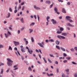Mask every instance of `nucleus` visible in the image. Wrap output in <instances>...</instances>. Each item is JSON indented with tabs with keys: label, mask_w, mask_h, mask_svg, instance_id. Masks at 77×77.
I'll list each match as a JSON object with an SVG mask.
<instances>
[{
	"label": "nucleus",
	"mask_w": 77,
	"mask_h": 77,
	"mask_svg": "<svg viewBox=\"0 0 77 77\" xmlns=\"http://www.w3.org/2000/svg\"><path fill=\"white\" fill-rule=\"evenodd\" d=\"M62 77H65V74H63L62 75Z\"/></svg>",
	"instance_id": "obj_52"
},
{
	"label": "nucleus",
	"mask_w": 77,
	"mask_h": 77,
	"mask_svg": "<svg viewBox=\"0 0 77 77\" xmlns=\"http://www.w3.org/2000/svg\"><path fill=\"white\" fill-rule=\"evenodd\" d=\"M35 23H32L30 25V26H34L35 24Z\"/></svg>",
	"instance_id": "obj_30"
},
{
	"label": "nucleus",
	"mask_w": 77,
	"mask_h": 77,
	"mask_svg": "<svg viewBox=\"0 0 77 77\" xmlns=\"http://www.w3.org/2000/svg\"><path fill=\"white\" fill-rule=\"evenodd\" d=\"M28 70L29 71H32V68H31V67L29 66L28 67Z\"/></svg>",
	"instance_id": "obj_28"
},
{
	"label": "nucleus",
	"mask_w": 77,
	"mask_h": 77,
	"mask_svg": "<svg viewBox=\"0 0 77 77\" xmlns=\"http://www.w3.org/2000/svg\"><path fill=\"white\" fill-rule=\"evenodd\" d=\"M13 42L14 43L15 46H17V45H20V42H19L14 41Z\"/></svg>",
	"instance_id": "obj_8"
},
{
	"label": "nucleus",
	"mask_w": 77,
	"mask_h": 77,
	"mask_svg": "<svg viewBox=\"0 0 77 77\" xmlns=\"http://www.w3.org/2000/svg\"><path fill=\"white\" fill-rule=\"evenodd\" d=\"M38 44L41 47H42V48H44V42H42L41 43H38Z\"/></svg>",
	"instance_id": "obj_3"
},
{
	"label": "nucleus",
	"mask_w": 77,
	"mask_h": 77,
	"mask_svg": "<svg viewBox=\"0 0 77 77\" xmlns=\"http://www.w3.org/2000/svg\"><path fill=\"white\" fill-rule=\"evenodd\" d=\"M24 8H25V7L24 6H23L22 8V11H24Z\"/></svg>",
	"instance_id": "obj_40"
},
{
	"label": "nucleus",
	"mask_w": 77,
	"mask_h": 77,
	"mask_svg": "<svg viewBox=\"0 0 77 77\" xmlns=\"http://www.w3.org/2000/svg\"><path fill=\"white\" fill-rule=\"evenodd\" d=\"M47 75L48 76V77H50V74H48V73H46Z\"/></svg>",
	"instance_id": "obj_46"
},
{
	"label": "nucleus",
	"mask_w": 77,
	"mask_h": 77,
	"mask_svg": "<svg viewBox=\"0 0 77 77\" xmlns=\"http://www.w3.org/2000/svg\"><path fill=\"white\" fill-rule=\"evenodd\" d=\"M18 34H19L20 33V30H18L17 32Z\"/></svg>",
	"instance_id": "obj_53"
},
{
	"label": "nucleus",
	"mask_w": 77,
	"mask_h": 77,
	"mask_svg": "<svg viewBox=\"0 0 77 77\" xmlns=\"http://www.w3.org/2000/svg\"><path fill=\"white\" fill-rule=\"evenodd\" d=\"M17 66H18V65H15L13 66V68H14L13 69L14 71H15V70H17V69H18V67H17Z\"/></svg>",
	"instance_id": "obj_5"
},
{
	"label": "nucleus",
	"mask_w": 77,
	"mask_h": 77,
	"mask_svg": "<svg viewBox=\"0 0 77 77\" xmlns=\"http://www.w3.org/2000/svg\"><path fill=\"white\" fill-rule=\"evenodd\" d=\"M72 63L73 65H77V63L74 61L72 62Z\"/></svg>",
	"instance_id": "obj_31"
},
{
	"label": "nucleus",
	"mask_w": 77,
	"mask_h": 77,
	"mask_svg": "<svg viewBox=\"0 0 77 77\" xmlns=\"http://www.w3.org/2000/svg\"><path fill=\"white\" fill-rule=\"evenodd\" d=\"M48 61L50 63H52V61L50 60L49 58H48Z\"/></svg>",
	"instance_id": "obj_29"
},
{
	"label": "nucleus",
	"mask_w": 77,
	"mask_h": 77,
	"mask_svg": "<svg viewBox=\"0 0 77 77\" xmlns=\"http://www.w3.org/2000/svg\"><path fill=\"white\" fill-rule=\"evenodd\" d=\"M24 5V2H22L21 4V5L22 6H23V5Z\"/></svg>",
	"instance_id": "obj_50"
},
{
	"label": "nucleus",
	"mask_w": 77,
	"mask_h": 77,
	"mask_svg": "<svg viewBox=\"0 0 77 77\" xmlns=\"http://www.w3.org/2000/svg\"><path fill=\"white\" fill-rule=\"evenodd\" d=\"M8 16L6 17V18H9V17H10V16H11V13H8Z\"/></svg>",
	"instance_id": "obj_16"
},
{
	"label": "nucleus",
	"mask_w": 77,
	"mask_h": 77,
	"mask_svg": "<svg viewBox=\"0 0 77 77\" xmlns=\"http://www.w3.org/2000/svg\"><path fill=\"white\" fill-rule=\"evenodd\" d=\"M67 26H70V27H74V25H71L70 23H68L67 24Z\"/></svg>",
	"instance_id": "obj_12"
},
{
	"label": "nucleus",
	"mask_w": 77,
	"mask_h": 77,
	"mask_svg": "<svg viewBox=\"0 0 77 77\" xmlns=\"http://www.w3.org/2000/svg\"><path fill=\"white\" fill-rule=\"evenodd\" d=\"M33 7L35 9H36V10H40V9H41V8H40L39 7H36V6L35 5H34Z\"/></svg>",
	"instance_id": "obj_7"
},
{
	"label": "nucleus",
	"mask_w": 77,
	"mask_h": 77,
	"mask_svg": "<svg viewBox=\"0 0 77 77\" xmlns=\"http://www.w3.org/2000/svg\"><path fill=\"white\" fill-rule=\"evenodd\" d=\"M66 59H67V60H69L71 59V58L70 57H66Z\"/></svg>",
	"instance_id": "obj_34"
},
{
	"label": "nucleus",
	"mask_w": 77,
	"mask_h": 77,
	"mask_svg": "<svg viewBox=\"0 0 77 77\" xmlns=\"http://www.w3.org/2000/svg\"><path fill=\"white\" fill-rule=\"evenodd\" d=\"M20 48L21 49H22V48H23V45L20 46Z\"/></svg>",
	"instance_id": "obj_61"
},
{
	"label": "nucleus",
	"mask_w": 77,
	"mask_h": 77,
	"mask_svg": "<svg viewBox=\"0 0 77 77\" xmlns=\"http://www.w3.org/2000/svg\"><path fill=\"white\" fill-rule=\"evenodd\" d=\"M45 41L46 42H48V41H48V39H46L45 40Z\"/></svg>",
	"instance_id": "obj_62"
},
{
	"label": "nucleus",
	"mask_w": 77,
	"mask_h": 77,
	"mask_svg": "<svg viewBox=\"0 0 77 77\" xmlns=\"http://www.w3.org/2000/svg\"><path fill=\"white\" fill-rule=\"evenodd\" d=\"M37 18L38 20V21H39V15H37Z\"/></svg>",
	"instance_id": "obj_48"
},
{
	"label": "nucleus",
	"mask_w": 77,
	"mask_h": 77,
	"mask_svg": "<svg viewBox=\"0 0 77 77\" xmlns=\"http://www.w3.org/2000/svg\"><path fill=\"white\" fill-rule=\"evenodd\" d=\"M60 31H63V28H60Z\"/></svg>",
	"instance_id": "obj_36"
},
{
	"label": "nucleus",
	"mask_w": 77,
	"mask_h": 77,
	"mask_svg": "<svg viewBox=\"0 0 77 77\" xmlns=\"http://www.w3.org/2000/svg\"><path fill=\"white\" fill-rule=\"evenodd\" d=\"M70 50L72 52H74V48H72L70 49Z\"/></svg>",
	"instance_id": "obj_39"
},
{
	"label": "nucleus",
	"mask_w": 77,
	"mask_h": 77,
	"mask_svg": "<svg viewBox=\"0 0 77 77\" xmlns=\"http://www.w3.org/2000/svg\"><path fill=\"white\" fill-rule=\"evenodd\" d=\"M55 43L57 45H59V44H60V41L57 40L55 41Z\"/></svg>",
	"instance_id": "obj_11"
},
{
	"label": "nucleus",
	"mask_w": 77,
	"mask_h": 77,
	"mask_svg": "<svg viewBox=\"0 0 77 77\" xmlns=\"http://www.w3.org/2000/svg\"><path fill=\"white\" fill-rule=\"evenodd\" d=\"M67 20H68V21H69V22H70V23H72V22H73L72 21V20L69 19H68Z\"/></svg>",
	"instance_id": "obj_32"
},
{
	"label": "nucleus",
	"mask_w": 77,
	"mask_h": 77,
	"mask_svg": "<svg viewBox=\"0 0 77 77\" xmlns=\"http://www.w3.org/2000/svg\"><path fill=\"white\" fill-rule=\"evenodd\" d=\"M35 51L37 53H39V51H38V50L37 49L35 50Z\"/></svg>",
	"instance_id": "obj_60"
},
{
	"label": "nucleus",
	"mask_w": 77,
	"mask_h": 77,
	"mask_svg": "<svg viewBox=\"0 0 77 77\" xmlns=\"http://www.w3.org/2000/svg\"><path fill=\"white\" fill-rule=\"evenodd\" d=\"M9 70H10V69L8 68V69L6 71V72L7 73H8V72H9Z\"/></svg>",
	"instance_id": "obj_43"
},
{
	"label": "nucleus",
	"mask_w": 77,
	"mask_h": 77,
	"mask_svg": "<svg viewBox=\"0 0 77 77\" xmlns=\"http://www.w3.org/2000/svg\"><path fill=\"white\" fill-rule=\"evenodd\" d=\"M63 56H64V57H66V56H67V55H66V54L65 53H63Z\"/></svg>",
	"instance_id": "obj_35"
},
{
	"label": "nucleus",
	"mask_w": 77,
	"mask_h": 77,
	"mask_svg": "<svg viewBox=\"0 0 77 77\" xmlns=\"http://www.w3.org/2000/svg\"><path fill=\"white\" fill-rule=\"evenodd\" d=\"M49 42H54V39H49Z\"/></svg>",
	"instance_id": "obj_23"
},
{
	"label": "nucleus",
	"mask_w": 77,
	"mask_h": 77,
	"mask_svg": "<svg viewBox=\"0 0 77 77\" xmlns=\"http://www.w3.org/2000/svg\"><path fill=\"white\" fill-rule=\"evenodd\" d=\"M61 35L63 36H66L67 35V33H63L61 34Z\"/></svg>",
	"instance_id": "obj_21"
},
{
	"label": "nucleus",
	"mask_w": 77,
	"mask_h": 77,
	"mask_svg": "<svg viewBox=\"0 0 77 77\" xmlns=\"http://www.w3.org/2000/svg\"><path fill=\"white\" fill-rule=\"evenodd\" d=\"M28 53H29V54H32L33 53V51L32 50H29L28 51Z\"/></svg>",
	"instance_id": "obj_10"
},
{
	"label": "nucleus",
	"mask_w": 77,
	"mask_h": 77,
	"mask_svg": "<svg viewBox=\"0 0 77 77\" xmlns=\"http://www.w3.org/2000/svg\"><path fill=\"white\" fill-rule=\"evenodd\" d=\"M9 50H12V48L11 47V46H10L9 48Z\"/></svg>",
	"instance_id": "obj_45"
},
{
	"label": "nucleus",
	"mask_w": 77,
	"mask_h": 77,
	"mask_svg": "<svg viewBox=\"0 0 77 77\" xmlns=\"http://www.w3.org/2000/svg\"><path fill=\"white\" fill-rule=\"evenodd\" d=\"M43 59L44 61V62L45 63H47V62L46 60H45V57H43Z\"/></svg>",
	"instance_id": "obj_25"
},
{
	"label": "nucleus",
	"mask_w": 77,
	"mask_h": 77,
	"mask_svg": "<svg viewBox=\"0 0 77 77\" xmlns=\"http://www.w3.org/2000/svg\"><path fill=\"white\" fill-rule=\"evenodd\" d=\"M31 39L32 42H34V39H33V37H31Z\"/></svg>",
	"instance_id": "obj_27"
},
{
	"label": "nucleus",
	"mask_w": 77,
	"mask_h": 77,
	"mask_svg": "<svg viewBox=\"0 0 77 77\" xmlns=\"http://www.w3.org/2000/svg\"><path fill=\"white\" fill-rule=\"evenodd\" d=\"M62 12H63V13H64V14H66V11H65V9L64 8L62 9Z\"/></svg>",
	"instance_id": "obj_14"
},
{
	"label": "nucleus",
	"mask_w": 77,
	"mask_h": 77,
	"mask_svg": "<svg viewBox=\"0 0 77 77\" xmlns=\"http://www.w3.org/2000/svg\"><path fill=\"white\" fill-rule=\"evenodd\" d=\"M53 3L51 5H50V8H51L53 7Z\"/></svg>",
	"instance_id": "obj_41"
},
{
	"label": "nucleus",
	"mask_w": 77,
	"mask_h": 77,
	"mask_svg": "<svg viewBox=\"0 0 77 77\" xmlns=\"http://www.w3.org/2000/svg\"><path fill=\"white\" fill-rule=\"evenodd\" d=\"M68 5H71V3L69 2H68L67 3Z\"/></svg>",
	"instance_id": "obj_58"
},
{
	"label": "nucleus",
	"mask_w": 77,
	"mask_h": 77,
	"mask_svg": "<svg viewBox=\"0 0 77 77\" xmlns=\"http://www.w3.org/2000/svg\"><path fill=\"white\" fill-rule=\"evenodd\" d=\"M25 42H26L25 44L26 45H27V44H28V43H29V42H28V41H26Z\"/></svg>",
	"instance_id": "obj_47"
},
{
	"label": "nucleus",
	"mask_w": 77,
	"mask_h": 77,
	"mask_svg": "<svg viewBox=\"0 0 77 77\" xmlns=\"http://www.w3.org/2000/svg\"><path fill=\"white\" fill-rule=\"evenodd\" d=\"M74 75L75 77H77V73H75V74Z\"/></svg>",
	"instance_id": "obj_59"
},
{
	"label": "nucleus",
	"mask_w": 77,
	"mask_h": 77,
	"mask_svg": "<svg viewBox=\"0 0 77 77\" xmlns=\"http://www.w3.org/2000/svg\"><path fill=\"white\" fill-rule=\"evenodd\" d=\"M57 30H58L56 32V33H57V34H60V33H62L61 31H59V29H57Z\"/></svg>",
	"instance_id": "obj_17"
},
{
	"label": "nucleus",
	"mask_w": 77,
	"mask_h": 77,
	"mask_svg": "<svg viewBox=\"0 0 77 77\" xmlns=\"http://www.w3.org/2000/svg\"><path fill=\"white\" fill-rule=\"evenodd\" d=\"M4 65V63H0V66H3Z\"/></svg>",
	"instance_id": "obj_37"
},
{
	"label": "nucleus",
	"mask_w": 77,
	"mask_h": 77,
	"mask_svg": "<svg viewBox=\"0 0 77 77\" xmlns=\"http://www.w3.org/2000/svg\"><path fill=\"white\" fill-rule=\"evenodd\" d=\"M9 11H10V12H12V8H9Z\"/></svg>",
	"instance_id": "obj_49"
},
{
	"label": "nucleus",
	"mask_w": 77,
	"mask_h": 77,
	"mask_svg": "<svg viewBox=\"0 0 77 77\" xmlns=\"http://www.w3.org/2000/svg\"><path fill=\"white\" fill-rule=\"evenodd\" d=\"M1 74H3V71H4V69L3 68L1 69Z\"/></svg>",
	"instance_id": "obj_24"
},
{
	"label": "nucleus",
	"mask_w": 77,
	"mask_h": 77,
	"mask_svg": "<svg viewBox=\"0 0 77 77\" xmlns=\"http://www.w3.org/2000/svg\"><path fill=\"white\" fill-rule=\"evenodd\" d=\"M20 50L22 51V53H25L26 52V51L24 50V48L20 49Z\"/></svg>",
	"instance_id": "obj_13"
},
{
	"label": "nucleus",
	"mask_w": 77,
	"mask_h": 77,
	"mask_svg": "<svg viewBox=\"0 0 77 77\" xmlns=\"http://www.w3.org/2000/svg\"><path fill=\"white\" fill-rule=\"evenodd\" d=\"M50 19V17L49 16H47L46 17V20H48Z\"/></svg>",
	"instance_id": "obj_54"
},
{
	"label": "nucleus",
	"mask_w": 77,
	"mask_h": 77,
	"mask_svg": "<svg viewBox=\"0 0 77 77\" xmlns=\"http://www.w3.org/2000/svg\"><path fill=\"white\" fill-rule=\"evenodd\" d=\"M45 3L48 4V5H50L51 4V1H46L45 2Z\"/></svg>",
	"instance_id": "obj_9"
},
{
	"label": "nucleus",
	"mask_w": 77,
	"mask_h": 77,
	"mask_svg": "<svg viewBox=\"0 0 77 77\" xmlns=\"http://www.w3.org/2000/svg\"><path fill=\"white\" fill-rule=\"evenodd\" d=\"M54 11H55L54 13H56V12H57V8H54Z\"/></svg>",
	"instance_id": "obj_26"
},
{
	"label": "nucleus",
	"mask_w": 77,
	"mask_h": 77,
	"mask_svg": "<svg viewBox=\"0 0 77 77\" xmlns=\"http://www.w3.org/2000/svg\"><path fill=\"white\" fill-rule=\"evenodd\" d=\"M5 37L6 38H8V37H9V36L11 35H12V34H11V32H10L9 31H8L7 32V34L5 33L4 34Z\"/></svg>",
	"instance_id": "obj_2"
},
{
	"label": "nucleus",
	"mask_w": 77,
	"mask_h": 77,
	"mask_svg": "<svg viewBox=\"0 0 77 77\" xmlns=\"http://www.w3.org/2000/svg\"><path fill=\"white\" fill-rule=\"evenodd\" d=\"M4 46L3 45H0V48H3Z\"/></svg>",
	"instance_id": "obj_38"
},
{
	"label": "nucleus",
	"mask_w": 77,
	"mask_h": 77,
	"mask_svg": "<svg viewBox=\"0 0 77 77\" xmlns=\"http://www.w3.org/2000/svg\"><path fill=\"white\" fill-rule=\"evenodd\" d=\"M17 11H17V10H14V13L15 14V13H17Z\"/></svg>",
	"instance_id": "obj_55"
},
{
	"label": "nucleus",
	"mask_w": 77,
	"mask_h": 77,
	"mask_svg": "<svg viewBox=\"0 0 77 77\" xmlns=\"http://www.w3.org/2000/svg\"><path fill=\"white\" fill-rule=\"evenodd\" d=\"M14 50L16 51V50H17V48H14Z\"/></svg>",
	"instance_id": "obj_64"
},
{
	"label": "nucleus",
	"mask_w": 77,
	"mask_h": 77,
	"mask_svg": "<svg viewBox=\"0 0 77 77\" xmlns=\"http://www.w3.org/2000/svg\"><path fill=\"white\" fill-rule=\"evenodd\" d=\"M33 30L32 29H29V33H32V32L33 31Z\"/></svg>",
	"instance_id": "obj_19"
},
{
	"label": "nucleus",
	"mask_w": 77,
	"mask_h": 77,
	"mask_svg": "<svg viewBox=\"0 0 77 77\" xmlns=\"http://www.w3.org/2000/svg\"><path fill=\"white\" fill-rule=\"evenodd\" d=\"M56 47L57 49H58V50H60V48L59 46L57 45L56 46Z\"/></svg>",
	"instance_id": "obj_22"
},
{
	"label": "nucleus",
	"mask_w": 77,
	"mask_h": 77,
	"mask_svg": "<svg viewBox=\"0 0 77 77\" xmlns=\"http://www.w3.org/2000/svg\"><path fill=\"white\" fill-rule=\"evenodd\" d=\"M60 48L62 51H65V49L64 48H63L62 47H60Z\"/></svg>",
	"instance_id": "obj_18"
},
{
	"label": "nucleus",
	"mask_w": 77,
	"mask_h": 77,
	"mask_svg": "<svg viewBox=\"0 0 77 77\" xmlns=\"http://www.w3.org/2000/svg\"><path fill=\"white\" fill-rule=\"evenodd\" d=\"M34 17L35 18V19H36V15H34Z\"/></svg>",
	"instance_id": "obj_63"
},
{
	"label": "nucleus",
	"mask_w": 77,
	"mask_h": 77,
	"mask_svg": "<svg viewBox=\"0 0 77 77\" xmlns=\"http://www.w3.org/2000/svg\"><path fill=\"white\" fill-rule=\"evenodd\" d=\"M48 70V68H46L45 71H47Z\"/></svg>",
	"instance_id": "obj_57"
},
{
	"label": "nucleus",
	"mask_w": 77,
	"mask_h": 77,
	"mask_svg": "<svg viewBox=\"0 0 77 77\" xmlns=\"http://www.w3.org/2000/svg\"><path fill=\"white\" fill-rule=\"evenodd\" d=\"M66 19H67V20H69V19H71V17L69 16H66Z\"/></svg>",
	"instance_id": "obj_20"
},
{
	"label": "nucleus",
	"mask_w": 77,
	"mask_h": 77,
	"mask_svg": "<svg viewBox=\"0 0 77 77\" xmlns=\"http://www.w3.org/2000/svg\"><path fill=\"white\" fill-rule=\"evenodd\" d=\"M20 21L22 23H24V21L23 18H22L21 19H20Z\"/></svg>",
	"instance_id": "obj_15"
},
{
	"label": "nucleus",
	"mask_w": 77,
	"mask_h": 77,
	"mask_svg": "<svg viewBox=\"0 0 77 77\" xmlns=\"http://www.w3.org/2000/svg\"><path fill=\"white\" fill-rule=\"evenodd\" d=\"M65 71H66V72H69V69H67L65 70Z\"/></svg>",
	"instance_id": "obj_33"
},
{
	"label": "nucleus",
	"mask_w": 77,
	"mask_h": 77,
	"mask_svg": "<svg viewBox=\"0 0 77 77\" xmlns=\"http://www.w3.org/2000/svg\"><path fill=\"white\" fill-rule=\"evenodd\" d=\"M67 60H64L63 61V62L64 63H66L67 62Z\"/></svg>",
	"instance_id": "obj_51"
},
{
	"label": "nucleus",
	"mask_w": 77,
	"mask_h": 77,
	"mask_svg": "<svg viewBox=\"0 0 77 77\" xmlns=\"http://www.w3.org/2000/svg\"><path fill=\"white\" fill-rule=\"evenodd\" d=\"M57 38L60 39H65L66 38L65 37H64V36L60 35H58L57 36Z\"/></svg>",
	"instance_id": "obj_4"
},
{
	"label": "nucleus",
	"mask_w": 77,
	"mask_h": 77,
	"mask_svg": "<svg viewBox=\"0 0 77 77\" xmlns=\"http://www.w3.org/2000/svg\"><path fill=\"white\" fill-rule=\"evenodd\" d=\"M7 60L8 62H7V64L8 66H11L12 65L13 60H12L11 59L8 58Z\"/></svg>",
	"instance_id": "obj_1"
},
{
	"label": "nucleus",
	"mask_w": 77,
	"mask_h": 77,
	"mask_svg": "<svg viewBox=\"0 0 77 77\" xmlns=\"http://www.w3.org/2000/svg\"><path fill=\"white\" fill-rule=\"evenodd\" d=\"M23 40L24 41V42H26V41H27V39L26 38H24L23 39Z\"/></svg>",
	"instance_id": "obj_44"
},
{
	"label": "nucleus",
	"mask_w": 77,
	"mask_h": 77,
	"mask_svg": "<svg viewBox=\"0 0 77 77\" xmlns=\"http://www.w3.org/2000/svg\"><path fill=\"white\" fill-rule=\"evenodd\" d=\"M51 21L52 22V24H56L57 23L56 21V20H54V19H52L51 20Z\"/></svg>",
	"instance_id": "obj_6"
},
{
	"label": "nucleus",
	"mask_w": 77,
	"mask_h": 77,
	"mask_svg": "<svg viewBox=\"0 0 77 77\" xmlns=\"http://www.w3.org/2000/svg\"><path fill=\"white\" fill-rule=\"evenodd\" d=\"M49 56H50L51 57H54V56H53V55L50 54H49Z\"/></svg>",
	"instance_id": "obj_56"
},
{
	"label": "nucleus",
	"mask_w": 77,
	"mask_h": 77,
	"mask_svg": "<svg viewBox=\"0 0 77 77\" xmlns=\"http://www.w3.org/2000/svg\"><path fill=\"white\" fill-rule=\"evenodd\" d=\"M54 63L55 64H56V65H57L58 64V62H57V61H56L54 62Z\"/></svg>",
	"instance_id": "obj_42"
}]
</instances>
